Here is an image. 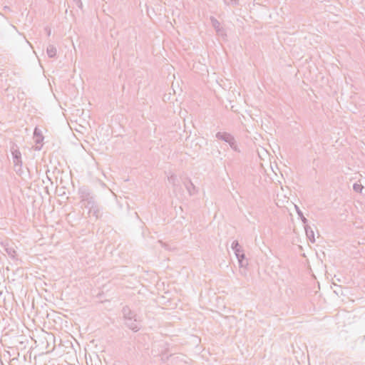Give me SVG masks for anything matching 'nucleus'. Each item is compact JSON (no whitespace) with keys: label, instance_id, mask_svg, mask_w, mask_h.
Instances as JSON below:
<instances>
[{"label":"nucleus","instance_id":"obj_1","mask_svg":"<svg viewBox=\"0 0 365 365\" xmlns=\"http://www.w3.org/2000/svg\"><path fill=\"white\" fill-rule=\"evenodd\" d=\"M12 158H13V163L15 168L19 167V168L17 170L16 169V173L19 172L21 167L22 165V161H21V154L19 150L17 148L16 146H12L11 148Z\"/></svg>","mask_w":365,"mask_h":365},{"label":"nucleus","instance_id":"obj_2","mask_svg":"<svg viewBox=\"0 0 365 365\" xmlns=\"http://www.w3.org/2000/svg\"><path fill=\"white\" fill-rule=\"evenodd\" d=\"M124 321L125 326L128 329L133 330L135 332L140 330L141 320L138 316L133 318H128L127 319H125Z\"/></svg>","mask_w":365,"mask_h":365},{"label":"nucleus","instance_id":"obj_3","mask_svg":"<svg viewBox=\"0 0 365 365\" xmlns=\"http://www.w3.org/2000/svg\"><path fill=\"white\" fill-rule=\"evenodd\" d=\"M78 194L82 202L93 198L94 196L91 194L90 190L86 187H81L78 190Z\"/></svg>","mask_w":365,"mask_h":365},{"label":"nucleus","instance_id":"obj_4","mask_svg":"<svg viewBox=\"0 0 365 365\" xmlns=\"http://www.w3.org/2000/svg\"><path fill=\"white\" fill-rule=\"evenodd\" d=\"M235 254L238 260L240 267H246L248 265V261L245 257V255L244 253V250H242V248L240 250H239V252H237Z\"/></svg>","mask_w":365,"mask_h":365},{"label":"nucleus","instance_id":"obj_5","mask_svg":"<svg viewBox=\"0 0 365 365\" xmlns=\"http://www.w3.org/2000/svg\"><path fill=\"white\" fill-rule=\"evenodd\" d=\"M215 136L217 139L223 140L227 143H230L235 138L230 133L226 132H217Z\"/></svg>","mask_w":365,"mask_h":365},{"label":"nucleus","instance_id":"obj_6","mask_svg":"<svg viewBox=\"0 0 365 365\" xmlns=\"http://www.w3.org/2000/svg\"><path fill=\"white\" fill-rule=\"evenodd\" d=\"M210 21H211V23H212V26L214 27V29H215L217 34L218 35H224L225 34V31L224 29L220 26V23L219 22L218 20H217L215 17L213 16H211L210 17Z\"/></svg>","mask_w":365,"mask_h":365},{"label":"nucleus","instance_id":"obj_7","mask_svg":"<svg viewBox=\"0 0 365 365\" xmlns=\"http://www.w3.org/2000/svg\"><path fill=\"white\" fill-rule=\"evenodd\" d=\"M122 314L124 320L128 318L138 317V315L133 311H132L128 306H125L123 307Z\"/></svg>","mask_w":365,"mask_h":365},{"label":"nucleus","instance_id":"obj_8","mask_svg":"<svg viewBox=\"0 0 365 365\" xmlns=\"http://www.w3.org/2000/svg\"><path fill=\"white\" fill-rule=\"evenodd\" d=\"M183 183L190 195H193L197 192L196 187L193 185L190 179H187Z\"/></svg>","mask_w":365,"mask_h":365},{"label":"nucleus","instance_id":"obj_9","mask_svg":"<svg viewBox=\"0 0 365 365\" xmlns=\"http://www.w3.org/2000/svg\"><path fill=\"white\" fill-rule=\"evenodd\" d=\"M34 140L36 144H41L43 140V136L41 133V131L38 128H35L34 131Z\"/></svg>","mask_w":365,"mask_h":365},{"label":"nucleus","instance_id":"obj_10","mask_svg":"<svg viewBox=\"0 0 365 365\" xmlns=\"http://www.w3.org/2000/svg\"><path fill=\"white\" fill-rule=\"evenodd\" d=\"M306 235L309 241L312 243L315 242L314 232L313 229L307 224L304 225Z\"/></svg>","mask_w":365,"mask_h":365},{"label":"nucleus","instance_id":"obj_11","mask_svg":"<svg viewBox=\"0 0 365 365\" xmlns=\"http://www.w3.org/2000/svg\"><path fill=\"white\" fill-rule=\"evenodd\" d=\"M4 250L6 254L12 259H15L16 255V252L15 248L13 246L6 245L4 247Z\"/></svg>","mask_w":365,"mask_h":365},{"label":"nucleus","instance_id":"obj_12","mask_svg":"<svg viewBox=\"0 0 365 365\" xmlns=\"http://www.w3.org/2000/svg\"><path fill=\"white\" fill-rule=\"evenodd\" d=\"M46 53L49 58H54L56 56L57 49L53 45L49 44L47 46Z\"/></svg>","mask_w":365,"mask_h":365},{"label":"nucleus","instance_id":"obj_13","mask_svg":"<svg viewBox=\"0 0 365 365\" xmlns=\"http://www.w3.org/2000/svg\"><path fill=\"white\" fill-rule=\"evenodd\" d=\"M100 210L98 205L96 204L95 206L92 207V209L88 210V215L90 216L94 217L96 219H98L99 217Z\"/></svg>","mask_w":365,"mask_h":365},{"label":"nucleus","instance_id":"obj_14","mask_svg":"<svg viewBox=\"0 0 365 365\" xmlns=\"http://www.w3.org/2000/svg\"><path fill=\"white\" fill-rule=\"evenodd\" d=\"M168 180L169 183H170L173 185L174 190H175L178 187V181L177 176L175 175H171L168 178Z\"/></svg>","mask_w":365,"mask_h":365},{"label":"nucleus","instance_id":"obj_15","mask_svg":"<svg viewBox=\"0 0 365 365\" xmlns=\"http://www.w3.org/2000/svg\"><path fill=\"white\" fill-rule=\"evenodd\" d=\"M96 204L97 203L96 202L95 197L89 199L88 200H86L83 202V206L88 210L92 209V207L95 206Z\"/></svg>","mask_w":365,"mask_h":365},{"label":"nucleus","instance_id":"obj_16","mask_svg":"<svg viewBox=\"0 0 365 365\" xmlns=\"http://www.w3.org/2000/svg\"><path fill=\"white\" fill-rule=\"evenodd\" d=\"M295 208H296L297 213L298 216L300 217V219H301L302 223L304 224V225L307 224L308 220L304 216V215H303L302 212L301 211V210L297 205H295Z\"/></svg>","mask_w":365,"mask_h":365},{"label":"nucleus","instance_id":"obj_17","mask_svg":"<svg viewBox=\"0 0 365 365\" xmlns=\"http://www.w3.org/2000/svg\"><path fill=\"white\" fill-rule=\"evenodd\" d=\"M231 247L235 253L237 252H239V250H240L242 249V247L240 245V244H239L237 240H235V241L232 242Z\"/></svg>","mask_w":365,"mask_h":365},{"label":"nucleus","instance_id":"obj_18","mask_svg":"<svg viewBox=\"0 0 365 365\" xmlns=\"http://www.w3.org/2000/svg\"><path fill=\"white\" fill-rule=\"evenodd\" d=\"M230 146L231 147V148L236 151V152H240L237 145L236 144V141L235 140V138L233 139V140H232L230 143H229Z\"/></svg>","mask_w":365,"mask_h":365},{"label":"nucleus","instance_id":"obj_19","mask_svg":"<svg viewBox=\"0 0 365 365\" xmlns=\"http://www.w3.org/2000/svg\"><path fill=\"white\" fill-rule=\"evenodd\" d=\"M364 187L361 184L354 183L353 185V189L356 192H361Z\"/></svg>","mask_w":365,"mask_h":365},{"label":"nucleus","instance_id":"obj_20","mask_svg":"<svg viewBox=\"0 0 365 365\" xmlns=\"http://www.w3.org/2000/svg\"><path fill=\"white\" fill-rule=\"evenodd\" d=\"M45 30L46 31L47 35L50 36L51 35V29L48 27H46Z\"/></svg>","mask_w":365,"mask_h":365},{"label":"nucleus","instance_id":"obj_21","mask_svg":"<svg viewBox=\"0 0 365 365\" xmlns=\"http://www.w3.org/2000/svg\"><path fill=\"white\" fill-rule=\"evenodd\" d=\"M230 1L235 4L237 3V0H230Z\"/></svg>","mask_w":365,"mask_h":365},{"label":"nucleus","instance_id":"obj_22","mask_svg":"<svg viewBox=\"0 0 365 365\" xmlns=\"http://www.w3.org/2000/svg\"><path fill=\"white\" fill-rule=\"evenodd\" d=\"M41 146H40V147L36 146V149L38 150H41Z\"/></svg>","mask_w":365,"mask_h":365}]
</instances>
